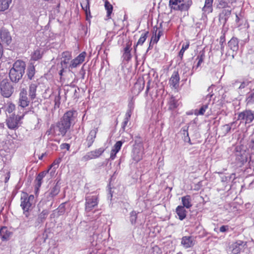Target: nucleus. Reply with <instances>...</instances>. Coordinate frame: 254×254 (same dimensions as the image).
<instances>
[{
  "instance_id": "21",
  "label": "nucleus",
  "mask_w": 254,
  "mask_h": 254,
  "mask_svg": "<svg viewBox=\"0 0 254 254\" xmlns=\"http://www.w3.org/2000/svg\"><path fill=\"white\" fill-rule=\"evenodd\" d=\"M72 55L71 53L69 51H64L62 53V61L61 64L62 66H65L69 63V61L71 59Z\"/></svg>"
},
{
  "instance_id": "16",
  "label": "nucleus",
  "mask_w": 254,
  "mask_h": 254,
  "mask_svg": "<svg viewBox=\"0 0 254 254\" xmlns=\"http://www.w3.org/2000/svg\"><path fill=\"white\" fill-rule=\"evenodd\" d=\"M6 123L8 128L10 129H17L19 127L17 120L15 118L14 115H12L10 116L6 120Z\"/></svg>"
},
{
  "instance_id": "40",
  "label": "nucleus",
  "mask_w": 254,
  "mask_h": 254,
  "mask_svg": "<svg viewBox=\"0 0 254 254\" xmlns=\"http://www.w3.org/2000/svg\"><path fill=\"white\" fill-rule=\"evenodd\" d=\"M205 58V52L203 51L200 52L199 55L197 56L196 60L198 61L196 67H198L203 62L204 59Z\"/></svg>"
},
{
  "instance_id": "25",
  "label": "nucleus",
  "mask_w": 254,
  "mask_h": 254,
  "mask_svg": "<svg viewBox=\"0 0 254 254\" xmlns=\"http://www.w3.org/2000/svg\"><path fill=\"white\" fill-rule=\"evenodd\" d=\"M38 85L36 83H31L29 86L28 93L31 100H33L36 97V91Z\"/></svg>"
},
{
  "instance_id": "24",
  "label": "nucleus",
  "mask_w": 254,
  "mask_h": 254,
  "mask_svg": "<svg viewBox=\"0 0 254 254\" xmlns=\"http://www.w3.org/2000/svg\"><path fill=\"white\" fill-rule=\"evenodd\" d=\"M229 47L233 51L237 52L239 50V40L236 37H233L228 43Z\"/></svg>"
},
{
  "instance_id": "36",
  "label": "nucleus",
  "mask_w": 254,
  "mask_h": 254,
  "mask_svg": "<svg viewBox=\"0 0 254 254\" xmlns=\"http://www.w3.org/2000/svg\"><path fill=\"white\" fill-rule=\"evenodd\" d=\"M104 6L107 11V17L108 19H110L111 18V14L113 12V6L108 0L105 1Z\"/></svg>"
},
{
  "instance_id": "61",
  "label": "nucleus",
  "mask_w": 254,
  "mask_h": 254,
  "mask_svg": "<svg viewBox=\"0 0 254 254\" xmlns=\"http://www.w3.org/2000/svg\"><path fill=\"white\" fill-rule=\"evenodd\" d=\"M3 55V47L1 43H0V59L2 57V56Z\"/></svg>"
},
{
  "instance_id": "62",
  "label": "nucleus",
  "mask_w": 254,
  "mask_h": 254,
  "mask_svg": "<svg viewBox=\"0 0 254 254\" xmlns=\"http://www.w3.org/2000/svg\"><path fill=\"white\" fill-rule=\"evenodd\" d=\"M150 82L149 81L148 83H147V87H146V93H147L149 91V88H150Z\"/></svg>"
},
{
  "instance_id": "41",
  "label": "nucleus",
  "mask_w": 254,
  "mask_h": 254,
  "mask_svg": "<svg viewBox=\"0 0 254 254\" xmlns=\"http://www.w3.org/2000/svg\"><path fill=\"white\" fill-rule=\"evenodd\" d=\"M42 57V54L41 53V51L39 49L35 50L31 55V59L33 61H37Z\"/></svg>"
},
{
  "instance_id": "7",
  "label": "nucleus",
  "mask_w": 254,
  "mask_h": 254,
  "mask_svg": "<svg viewBox=\"0 0 254 254\" xmlns=\"http://www.w3.org/2000/svg\"><path fill=\"white\" fill-rule=\"evenodd\" d=\"M238 120L245 121V124L251 123L254 120V112L245 110L238 114Z\"/></svg>"
},
{
  "instance_id": "26",
  "label": "nucleus",
  "mask_w": 254,
  "mask_h": 254,
  "mask_svg": "<svg viewBox=\"0 0 254 254\" xmlns=\"http://www.w3.org/2000/svg\"><path fill=\"white\" fill-rule=\"evenodd\" d=\"M213 0H205L204 6L202 10L205 13L209 14L213 11Z\"/></svg>"
},
{
  "instance_id": "39",
  "label": "nucleus",
  "mask_w": 254,
  "mask_h": 254,
  "mask_svg": "<svg viewBox=\"0 0 254 254\" xmlns=\"http://www.w3.org/2000/svg\"><path fill=\"white\" fill-rule=\"evenodd\" d=\"M157 32V27H153V35L151 38L150 44H149V47L150 46V45L152 43L153 44H156L159 40L160 39L158 38V37H157L156 36Z\"/></svg>"
},
{
  "instance_id": "3",
  "label": "nucleus",
  "mask_w": 254,
  "mask_h": 254,
  "mask_svg": "<svg viewBox=\"0 0 254 254\" xmlns=\"http://www.w3.org/2000/svg\"><path fill=\"white\" fill-rule=\"evenodd\" d=\"M34 196L32 194L29 195L26 192H22L20 198V206L23 210V214L26 217L29 215V211L32 208V203Z\"/></svg>"
},
{
  "instance_id": "9",
  "label": "nucleus",
  "mask_w": 254,
  "mask_h": 254,
  "mask_svg": "<svg viewBox=\"0 0 254 254\" xmlns=\"http://www.w3.org/2000/svg\"><path fill=\"white\" fill-rule=\"evenodd\" d=\"M180 75L178 70L173 71L169 80V84L171 88L177 89L179 86Z\"/></svg>"
},
{
  "instance_id": "28",
  "label": "nucleus",
  "mask_w": 254,
  "mask_h": 254,
  "mask_svg": "<svg viewBox=\"0 0 254 254\" xmlns=\"http://www.w3.org/2000/svg\"><path fill=\"white\" fill-rule=\"evenodd\" d=\"M167 104L168 106V109L171 111L174 110L179 106L178 100L173 95H172L169 99Z\"/></svg>"
},
{
  "instance_id": "60",
  "label": "nucleus",
  "mask_w": 254,
  "mask_h": 254,
  "mask_svg": "<svg viewBox=\"0 0 254 254\" xmlns=\"http://www.w3.org/2000/svg\"><path fill=\"white\" fill-rule=\"evenodd\" d=\"M250 147L252 149L254 150V138L251 140Z\"/></svg>"
},
{
  "instance_id": "57",
  "label": "nucleus",
  "mask_w": 254,
  "mask_h": 254,
  "mask_svg": "<svg viewBox=\"0 0 254 254\" xmlns=\"http://www.w3.org/2000/svg\"><path fill=\"white\" fill-rule=\"evenodd\" d=\"M185 52V51L182 49H181V50L180 51L178 56L180 58L181 60L183 59Z\"/></svg>"
},
{
  "instance_id": "10",
  "label": "nucleus",
  "mask_w": 254,
  "mask_h": 254,
  "mask_svg": "<svg viewBox=\"0 0 254 254\" xmlns=\"http://www.w3.org/2000/svg\"><path fill=\"white\" fill-rule=\"evenodd\" d=\"M29 103L27 90L25 88H22L19 93V105L22 108H25L29 106Z\"/></svg>"
},
{
  "instance_id": "20",
  "label": "nucleus",
  "mask_w": 254,
  "mask_h": 254,
  "mask_svg": "<svg viewBox=\"0 0 254 254\" xmlns=\"http://www.w3.org/2000/svg\"><path fill=\"white\" fill-rule=\"evenodd\" d=\"M123 144V142L122 141H118L115 144L110 153V158L111 160H113L115 159L116 154L120 150Z\"/></svg>"
},
{
  "instance_id": "32",
  "label": "nucleus",
  "mask_w": 254,
  "mask_h": 254,
  "mask_svg": "<svg viewBox=\"0 0 254 254\" xmlns=\"http://www.w3.org/2000/svg\"><path fill=\"white\" fill-rule=\"evenodd\" d=\"M245 102L247 106H252L254 104V88L248 93Z\"/></svg>"
},
{
  "instance_id": "46",
  "label": "nucleus",
  "mask_w": 254,
  "mask_h": 254,
  "mask_svg": "<svg viewBox=\"0 0 254 254\" xmlns=\"http://www.w3.org/2000/svg\"><path fill=\"white\" fill-rule=\"evenodd\" d=\"M59 192V189L57 186H55L51 189L49 193V196L53 198L58 195Z\"/></svg>"
},
{
  "instance_id": "52",
  "label": "nucleus",
  "mask_w": 254,
  "mask_h": 254,
  "mask_svg": "<svg viewBox=\"0 0 254 254\" xmlns=\"http://www.w3.org/2000/svg\"><path fill=\"white\" fill-rule=\"evenodd\" d=\"M61 97L60 94H59L58 96H56L54 99V102H55V107L59 108L61 102Z\"/></svg>"
},
{
  "instance_id": "8",
  "label": "nucleus",
  "mask_w": 254,
  "mask_h": 254,
  "mask_svg": "<svg viewBox=\"0 0 254 254\" xmlns=\"http://www.w3.org/2000/svg\"><path fill=\"white\" fill-rule=\"evenodd\" d=\"M246 242L242 240H238L232 243L229 248V250L233 254H238L244 249Z\"/></svg>"
},
{
  "instance_id": "33",
  "label": "nucleus",
  "mask_w": 254,
  "mask_h": 254,
  "mask_svg": "<svg viewBox=\"0 0 254 254\" xmlns=\"http://www.w3.org/2000/svg\"><path fill=\"white\" fill-rule=\"evenodd\" d=\"M12 0H0V11L7 10L11 3Z\"/></svg>"
},
{
  "instance_id": "49",
  "label": "nucleus",
  "mask_w": 254,
  "mask_h": 254,
  "mask_svg": "<svg viewBox=\"0 0 254 254\" xmlns=\"http://www.w3.org/2000/svg\"><path fill=\"white\" fill-rule=\"evenodd\" d=\"M226 39H225V32H224L221 35L219 38V43L221 47V50L223 51L224 48V44L225 43Z\"/></svg>"
},
{
  "instance_id": "64",
  "label": "nucleus",
  "mask_w": 254,
  "mask_h": 254,
  "mask_svg": "<svg viewBox=\"0 0 254 254\" xmlns=\"http://www.w3.org/2000/svg\"><path fill=\"white\" fill-rule=\"evenodd\" d=\"M240 20V18L239 17V16H238L237 14H236V22H238Z\"/></svg>"
},
{
  "instance_id": "14",
  "label": "nucleus",
  "mask_w": 254,
  "mask_h": 254,
  "mask_svg": "<svg viewBox=\"0 0 254 254\" xmlns=\"http://www.w3.org/2000/svg\"><path fill=\"white\" fill-rule=\"evenodd\" d=\"M181 244L186 248L192 247L195 244V240L192 236H184L181 239Z\"/></svg>"
},
{
  "instance_id": "5",
  "label": "nucleus",
  "mask_w": 254,
  "mask_h": 254,
  "mask_svg": "<svg viewBox=\"0 0 254 254\" xmlns=\"http://www.w3.org/2000/svg\"><path fill=\"white\" fill-rule=\"evenodd\" d=\"M0 91L4 97L8 98L12 94L13 88L7 79H3L0 83Z\"/></svg>"
},
{
  "instance_id": "11",
  "label": "nucleus",
  "mask_w": 254,
  "mask_h": 254,
  "mask_svg": "<svg viewBox=\"0 0 254 254\" xmlns=\"http://www.w3.org/2000/svg\"><path fill=\"white\" fill-rule=\"evenodd\" d=\"M86 56V53L85 52L81 53L77 57L71 61L69 67L71 68L76 67L84 61Z\"/></svg>"
},
{
  "instance_id": "50",
  "label": "nucleus",
  "mask_w": 254,
  "mask_h": 254,
  "mask_svg": "<svg viewBox=\"0 0 254 254\" xmlns=\"http://www.w3.org/2000/svg\"><path fill=\"white\" fill-rule=\"evenodd\" d=\"M15 109V105L12 103H10L8 104L7 108H6V112H7L8 113H11L13 112Z\"/></svg>"
},
{
  "instance_id": "23",
  "label": "nucleus",
  "mask_w": 254,
  "mask_h": 254,
  "mask_svg": "<svg viewBox=\"0 0 254 254\" xmlns=\"http://www.w3.org/2000/svg\"><path fill=\"white\" fill-rule=\"evenodd\" d=\"M81 6L82 9L85 11L86 18H91V12L90 9V0H84L81 3Z\"/></svg>"
},
{
  "instance_id": "44",
  "label": "nucleus",
  "mask_w": 254,
  "mask_h": 254,
  "mask_svg": "<svg viewBox=\"0 0 254 254\" xmlns=\"http://www.w3.org/2000/svg\"><path fill=\"white\" fill-rule=\"evenodd\" d=\"M49 212L47 209L43 210L39 215L38 219L41 221L43 222L47 217Z\"/></svg>"
},
{
  "instance_id": "19",
  "label": "nucleus",
  "mask_w": 254,
  "mask_h": 254,
  "mask_svg": "<svg viewBox=\"0 0 254 254\" xmlns=\"http://www.w3.org/2000/svg\"><path fill=\"white\" fill-rule=\"evenodd\" d=\"M231 14V9L228 8V9H224L220 13L219 15V21H222L224 24H225L230 16Z\"/></svg>"
},
{
  "instance_id": "2",
  "label": "nucleus",
  "mask_w": 254,
  "mask_h": 254,
  "mask_svg": "<svg viewBox=\"0 0 254 254\" xmlns=\"http://www.w3.org/2000/svg\"><path fill=\"white\" fill-rule=\"evenodd\" d=\"M26 64L22 60H18L13 64L9 72V77L12 82H17L22 77L25 73Z\"/></svg>"
},
{
  "instance_id": "59",
  "label": "nucleus",
  "mask_w": 254,
  "mask_h": 254,
  "mask_svg": "<svg viewBox=\"0 0 254 254\" xmlns=\"http://www.w3.org/2000/svg\"><path fill=\"white\" fill-rule=\"evenodd\" d=\"M64 71V66H62L61 69L60 70L59 74L60 75V78L62 79V76L63 75V73Z\"/></svg>"
},
{
  "instance_id": "43",
  "label": "nucleus",
  "mask_w": 254,
  "mask_h": 254,
  "mask_svg": "<svg viewBox=\"0 0 254 254\" xmlns=\"http://www.w3.org/2000/svg\"><path fill=\"white\" fill-rule=\"evenodd\" d=\"M137 214L135 211H132L130 213L129 220L132 225L135 224L137 218Z\"/></svg>"
},
{
  "instance_id": "56",
  "label": "nucleus",
  "mask_w": 254,
  "mask_h": 254,
  "mask_svg": "<svg viewBox=\"0 0 254 254\" xmlns=\"http://www.w3.org/2000/svg\"><path fill=\"white\" fill-rule=\"evenodd\" d=\"M189 47H190V42L188 41L186 42V43H184L182 45L181 49L186 51L189 48Z\"/></svg>"
},
{
  "instance_id": "17",
  "label": "nucleus",
  "mask_w": 254,
  "mask_h": 254,
  "mask_svg": "<svg viewBox=\"0 0 254 254\" xmlns=\"http://www.w3.org/2000/svg\"><path fill=\"white\" fill-rule=\"evenodd\" d=\"M131 42H128L126 44V47L124 49V54L123 57L124 59L127 62L129 61L132 57L131 55Z\"/></svg>"
},
{
  "instance_id": "54",
  "label": "nucleus",
  "mask_w": 254,
  "mask_h": 254,
  "mask_svg": "<svg viewBox=\"0 0 254 254\" xmlns=\"http://www.w3.org/2000/svg\"><path fill=\"white\" fill-rule=\"evenodd\" d=\"M229 229L228 225H222L219 228V231L221 232L224 233L228 231Z\"/></svg>"
},
{
  "instance_id": "51",
  "label": "nucleus",
  "mask_w": 254,
  "mask_h": 254,
  "mask_svg": "<svg viewBox=\"0 0 254 254\" xmlns=\"http://www.w3.org/2000/svg\"><path fill=\"white\" fill-rule=\"evenodd\" d=\"M157 32L156 33V36L158 37V38L160 39V37L163 35V29L162 28V23H161L160 24V26L159 27H157Z\"/></svg>"
},
{
  "instance_id": "35",
  "label": "nucleus",
  "mask_w": 254,
  "mask_h": 254,
  "mask_svg": "<svg viewBox=\"0 0 254 254\" xmlns=\"http://www.w3.org/2000/svg\"><path fill=\"white\" fill-rule=\"evenodd\" d=\"M237 160L240 162L242 165L244 164L248 161V153L245 151L238 155Z\"/></svg>"
},
{
  "instance_id": "29",
  "label": "nucleus",
  "mask_w": 254,
  "mask_h": 254,
  "mask_svg": "<svg viewBox=\"0 0 254 254\" xmlns=\"http://www.w3.org/2000/svg\"><path fill=\"white\" fill-rule=\"evenodd\" d=\"M181 200L183 204L182 206H184L185 208L189 209L192 206L191 197L190 195L183 196L181 198Z\"/></svg>"
},
{
  "instance_id": "47",
  "label": "nucleus",
  "mask_w": 254,
  "mask_h": 254,
  "mask_svg": "<svg viewBox=\"0 0 254 254\" xmlns=\"http://www.w3.org/2000/svg\"><path fill=\"white\" fill-rule=\"evenodd\" d=\"M234 124V122H232L228 124H226L222 126V129L223 130L224 133L226 134L229 133L232 128L233 125Z\"/></svg>"
},
{
  "instance_id": "58",
  "label": "nucleus",
  "mask_w": 254,
  "mask_h": 254,
  "mask_svg": "<svg viewBox=\"0 0 254 254\" xmlns=\"http://www.w3.org/2000/svg\"><path fill=\"white\" fill-rule=\"evenodd\" d=\"M25 116V114H23L22 116H15V118L17 120V122L19 124L20 121L22 120Z\"/></svg>"
},
{
  "instance_id": "42",
  "label": "nucleus",
  "mask_w": 254,
  "mask_h": 254,
  "mask_svg": "<svg viewBox=\"0 0 254 254\" xmlns=\"http://www.w3.org/2000/svg\"><path fill=\"white\" fill-rule=\"evenodd\" d=\"M62 161L61 158H59L54 161L52 164L50 166L49 169L47 172H48L50 170L53 169V171L55 172L56 169H57L59 166V164L61 163Z\"/></svg>"
},
{
  "instance_id": "63",
  "label": "nucleus",
  "mask_w": 254,
  "mask_h": 254,
  "mask_svg": "<svg viewBox=\"0 0 254 254\" xmlns=\"http://www.w3.org/2000/svg\"><path fill=\"white\" fill-rule=\"evenodd\" d=\"M45 154L43 153L40 156H39V159L40 160H42Z\"/></svg>"
},
{
  "instance_id": "37",
  "label": "nucleus",
  "mask_w": 254,
  "mask_h": 254,
  "mask_svg": "<svg viewBox=\"0 0 254 254\" xmlns=\"http://www.w3.org/2000/svg\"><path fill=\"white\" fill-rule=\"evenodd\" d=\"M208 108V104H206L203 105L200 108L198 109H195L194 111V114L195 116H201L203 115L206 111V110Z\"/></svg>"
},
{
  "instance_id": "1",
  "label": "nucleus",
  "mask_w": 254,
  "mask_h": 254,
  "mask_svg": "<svg viewBox=\"0 0 254 254\" xmlns=\"http://www.w3.org/2000/svg\"><path fill=\"white\" fill-rule=\"evenodd\" d=\"M77 112L74 110L66 111L58 121L55 126L56 131L58 136H64L76 119Z\"/></svg>"
},
{
  "instance_id": "45",
  "label": "nucleus",
  "mask_w": 254,
  "mask_h": 254,
  "mask_svg": "<svg viewBox=\"0 0 254 254\" xmlns=\"http://www.w3.org/2000/svg\"><path fill=\"white\" fill-rule=\"evenodd\" d=\"M217 7L219 9H226V8H230L228 5L227 2L224 0H220L217 4Z\"/></svg>"
},
{
  "instance_id": "53",
  "label": "nucleus",
  "mask_w": 254,
  "mask_h": 254,
  "mask_svg": "<svg viewBox=\"0 0 254 254\" xmlns=\"http://www.w3.org/2000/svg\"><path fill=\"white\" fill-rule=\"evenodd\" d=\"M249 161V165L250 168L253 167L254 168V155H251L250 156Z\"/></svg>"
},
{
  "instance_id": "30",
  "label": "nucleus",
  "mask_w": 254,
  "mask_h": 254,
  "mask_svg": "<svg viewBox=\"0 0 254 254\" xmlns=\"http://www.w3.org/2000/svg\"><path fill=\"white\" fill-rule=\"evenodd\" d=\"M132 114V110L131 109H129L127 111V112L125 114V117L124 120V121L122 123V128L124 131L125 128L130 120L131 116Z\"/></svg>"
},
{
  "instance_id": "13",
  "label": "nucleus",
  "mask_w": 254,
  "mask_h": 254,
  "mask_svg": "<svg viewBox=\"0 0 254 254\" xmlns=\"http://www.w3.org/2000/svg\"><path fill=\"white\" fill-rule=\"evenodd\" d=\"M0 38L3 43H5L7 45H9L12 41L9 32L3 28L0 30Z\"/></svg>"
},
{
  "instance_id": "34",
  "label": "nucleus",
  "mask_w": 254,
  "mask_h": 254,
  "mask_svg": "<svg viewBox=\"0 0 254 254\" xmlns=\"http://www.w3.org/2000/svg\"><path fill=\"white\" fill-rule=\"evenodd\" d=\"M145 85V81L144 80H138L134 84L133 88L134 89L137 90V93H139L141 92L144 89Z\"/></svg>"
},
{
  "instance_id": "15",
  "label": "nucleus",
  "mask_w": 254,
  "mask_h": 254,
  "mask_svg": "<svg viewBox=\"0 0 254 254\" xmlns=\"http://www.w3.org/2000/svg\"><path fill=\"white\" fill-rule=\"evenodd\" d=\"M97 131V128H95L90 131L86 139V143L88 147H91L94 143Z\"/></svg>"
},
{
  "instance_id": "12",
  "label": "nucleus",
  "mask_w": 254,
  "mask_h": 254,
  "mask_svg": "<svg viewBox=\"0 0 254 254\" xmlns=\"http://www.w3.org/2000/svg\"><path fill=\"white\" fill-rule=\"evenodd\" d=\"M105 149L102 147L91 151L84 156V158L86 160H88L98 158L103 153Z\"/></svg>"
},
{
  "instance_id": "6",
  "label": "nucleus",
  "mask_w": 254,
  "mask_h": 254,
  "mask_svg": "<svg viewBox=\"0 0 254 254\" xmlns=\"http://www.w3.org/2000/svg\"><path fill=\"white\" fill-rule=\"evenodd\" d=\"M98 195H89L85 197V209L87 212H90L98 204Z\"/></svg>"
},
{
  "instance_id": "38",
  "label": "nucleus",
  "mask_w": 254,
  "mask_h": 254,
  "mask_svg": "<svg viewBox=\"0 0 254 254\" xmlns=\"http://www.w3.org/2000/svg\"><path fill=\"white\" fill-rule=\"evenodd\" d=\"M35 74V68L33 65L29 66L27 70L28 78L32 80Z\"/></svg>"
},
{
  "instance_id": "31",
  "label": "nucleus",
  "mask_w": 254,
  "mask_h": 254,
  "mask_svg": "<svg viewBox=\"0 0 254 254\" xmlns=\"http://www.w3.org/2000/svg\"><path fill=\"white\" fill-rule=\"evenodd\" d=\"M46 174V173H45V172H42L40 173L36 177L35 179V182L36 183L35 185V188L37 190H38L41 187L42 183V180L45 176Z\"/></svg>"
},
{
  "instance_id": "18",
  "label": "nucleus",
  "mask_w": 254,
  "mask_h": 254,
  "mask_svg": "<svg viewBox=\"0 0 254 254\" xmlns=\"http://www.w3.org/2000/svg\"><path fill=\"white\" fill-rule=\"evenodd\" d=\"M12 233L8 228L3 226L0 229V237L2 241H8L11 236Z\"/></svg>"
},
{
  "instance_id": "55",
  "label": "nucleus",
  "mask_w": 254,
  "mask_h": 254,
  "mask_svg": "<svg viewBox=\"0 0 254 254\" xmlns=\"http://www.w3.org/2000/svg\"><path fill=\"white\" fill-rule=\"evenodd\" d=\"M60 147L61 149H66L67 150H69L70 149V145L68 143H64L61 145Z\"/></svg>"
},
{
  "instance_id": "27",
  "label": "nucleus",
  "mask_w": 254,
  "mask_h": 254,
  "mask_svg": "<svg viewBox=\"0 0 254 254\" xmlns=\"http://www.w3.org/2000/svg\"><path fill=\"white\" fill-rule=\"evenodd\" d=\"M148 31H146L145 33L141 34L138 41L133 46L134 53H136L137 46L139 45L142 46L145 42L148 37Z\"/></svg>"
},
{
  "instance_id": "22",
  "label": "nucleus",
  "mask_w": 254,
  "mask_h": 254,
  "mask_svg": "<svg viewBox=\"0 0 254 254\" xmlns=\"http://www.w3.org/2000/svg\"><path fill=\"white\" fill-rule=\"evenodd\" d=\"M175 211L178 216L179 220L182 221L186 218L187 211L184 206L182 205L178 206L176 208Z\"/></svg>"
},
{
  "instance_id": "4",
  "label": "nucleus",
  "mask_w": 254,
  "mask_h": 254,
  "mask_svg": "<svg viewBox=\"0 0 254 254\" xmlns=\"http://www.w3.org/2000/svg\"><path fill=\"white\" fill-rule=\"evenodd\" d=\"M192 3L191 0L185 2L184 0H169V6L171 10L188 11Z\"/></svg>"
},
{
  "instance_id": "48",
  "label": "nucleus",
  "mask_w": 254,
  "mask_h": 254,
  "mask_svg": "<svg viewBox=\"0 0 254 254\" xmlns=\"http://www.w3.org/2000/svg\"><path fill=\"white\" fill-rule=\"evenodd\" d=\"M189 127H184L182 128V130L184 132V135H185V140H187V138L188 139V142L190 144H191L190 139L189 137V132H188Z\"/></svg>"
}]
</instances>
